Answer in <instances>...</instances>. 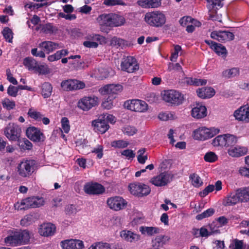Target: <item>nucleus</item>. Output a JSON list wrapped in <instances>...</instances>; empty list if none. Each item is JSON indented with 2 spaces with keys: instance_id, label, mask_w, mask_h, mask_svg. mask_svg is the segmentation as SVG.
<instances>
[{
  "instance_id": "obj_29",
  "label": "nucleus",
  "mask_w": 249,
  "mask_h": 249,
  "mask_svg": "<svg viewBox=\"0 0 249 249\" xmlns=\"http://www.w3.org/2000/svg\"><path fill=\"white\" fill-rule=\"evenodd\" d=\"M238 203H239V199H238L236 190L230 193L223 201V204L225 206L235 205Z\"/></svg>"
},
{
  "instance_id": "obj_46",
  "label": "nucleus",
  "mask_w": 249,
  "mask_h": 249,
  "mask_svg": "<svg viewBox=\"0 0 249 249\" xmlns=\"http://www.w3.org/2000/svg\"><path fill=\"white\" fill-rule=\"evenodd\" d=\"M3 108L10 110L13 109L16 106L15 102L10 100L8 98H4L1 102Z\"/></svg>"
},
{
  "instance_id": "obj_23",
  "label": "nucleus",
  "mask_w": 249,
  "mask_h": 249,
  "mask_svg": "<svg viewBox=\"0 0 249 249\" xmlns=\"http://www.w3.org/2000/svg\"><path fill=\"white\" fill-rule=\"evenodd\" d=\"M205 42L218 55H221L223 57L227 56V50L223 45L209 40H205Z\"/></svg>"
},
{
  "instance_id": "obj_5",
  "label": "nucleus",
  "mask_w": 249,
  "mask_h": 249,
  "mask_svg": "<svg viewBox=\"0 0 249 249\" xmlns=\"http://www.w3.org/2000/svg\"><path fill=\"white\" fill-rule=\"evenodd\" d=\"M162 99L172 105H179L182 103L183 95L178 91L170 89L161 92Z\"/></svg>"
},
{
  "instance_id": "obj_53",
  "label": "nucleus",
  "mask_w": 249,
  "mask_h": 249,
  "mask_svg": "<svg viewBox=\"0 0 249 249\" xmlns=\"http://www.w3.org/2000/svg\"><path fill=\"white\" fill-rule=\"evenodd\" d=\"M115 97L108 96L107 99L104 101L102 103V106L104 108L109 109L113 107V101L112 100L114 99Z\"/></svg>"
},
{
  "instance_id": "obj_3",
  "label": "nucleus",
  "mask_w": 249,
  "mask_h": 249,
  "mask_svg": "<svg viewBox=\"0 0 249 249\" xmlns=\"http://www.w3.org/2000/svg\"><path fill=\"white\" fill-rule=\"evenodd\" d=\"M30 239L28 231L24 230L15 232L12 235L5 238V243L11 246H16L28 243Z\"/></svg>"
},
{
  "instance_id": "obj_57",
  "label": "nucleus",
  "mask_w": 249,
  "mask_h": 249,
  "mask_svg": "<svg viewBox=\"0 0 249 249\" xmlns=\"http://www.w3.org/2000/svg\"><path fill=\"white\" fill-rule=\"evenodd\" d=\"M18 88L14 86L10 85L7 89V93L12 97H16L18 94Z\"/></svg>"
},
{
  "instance_id": "obj_16",
  "label": "nucleus",
  "mask_w": 249,
  "mask_h": 249,
  "mask_svg": "<svg viewBox=\"0 0 249 249\" xmlns=\"http://www.w3.org/2000/svg\"><path fill=\"white\" fill-rule=\"evenodd\" d=\"M26 136L31 141L35 142H43L45 137L41 130L35 127H29L26 130Z\"/></svg>"
},
{
  "instance_id": "obj_38",
  "label": "nucleus",
  "mask_w": 249,
  "mask_h": 249,
  "mask_svg": "<svg viewBox=\"0 0 249 249\" xmlns=\"http://www.w3.org/2000/svg\"><path fill=\"white\" fill-rule=\"evenodd\" d=\"M23 64L30 71L35 70L37 65L36 60L33 58L30 57L24 58Z\"/></svg>"
},
{
  "instance_id": "obj_30",
  "label": "nucleus",
  "mask_w": 249,
  "mask_h": 249,
  "mask_svg": "<svg viewBox=\"0 0 249 249\" xmlns=\"http://www.w3.org/2000/svg\"><path fill=\"white\" fill-rule=\"evenodd\" d=\"M92 125L94 129L101 133H105L109 128V125L106 120L101 118L98 120H94L92 122Z\"/></svg>"
},
{
  "instance_id": "obj_11",
  "label": "nucleus",
  "mask_w": 249,
  "mask_h": 249,
  "mask_svg": "<svg viewBox=\"0 0 249 249\" xmlns=\"http://www.w3.org/2000/svg\"><path fill=\"white\" fill-rule=\"evenodd\" d=\"M98 104V98L96 97L85 96L79 100L77 107L83 111H88Z\"/></svg>"
},
{
  "instance_id": "obj_47",
  "label": "nucleus",
  "mask_w": 249,
  "mask_h": 249,
  "mask_svg": "<svg viewBox=\"0 0 249 249\" xmlns=\"http://www.w3.org/2000/svg\"><path fill=\"white\" fill-rule=\"evenodd\" d=\"M129 144V142L123 140L114 141L111 142L112 147L118 148H123L126 147Z\"/></svg>"
},
{
  "instance_id": "obj_48",
  "label": "nucleus",
  "mask_w": 249,
  "mask_h": 249,
  "mask_svg": "<svg viewBox=\"0 0 249 249\" xmlns=\"http://www.w3.org/2000/svg\"><path fill=\"white\" fill-rule=\"evenodd\" d=\"M18 141L19 146L23 149L30 150L32 148V143L26 138L20 140H19Z\"/></svg>"
},
{
  "instance_id": "obj_24",
  "label": "nucleus",
  "mask_w": 249,
  "mask_h": 249,
  "mask_svg": "<svg viewBox=\"0 0 249 249\" xmlns=\"http://www.w3.org/2000/svg\"><path fill=\"white\" fill-rule=\"evenodd\" d=\"M248 153V148L245 146L236 145L234 147H230L228 150V154L235 158H238L244 156Z\"/></svg>"
},
{
  "instance_id": "obj_28",
  "label": "nucleus",
  "mask_w": 249,
  "mask_h": 249,
  "mask_svg": "<svg viewBox=\"0 0 249 249\" xmlns=\"http://www.w3.org/2000/svg\"><path fill=\"white\" fill-rule=\"evenodd\" d=\"M192 115L194 118L201 119L207 115V109L205 106L196 104L192 109Z\"/></svg>"
},
{
  "instance_id": "obj_51",
  "label": "nucleus",
  "mask_w": 249,
  "mask_h": 249,
  "mask_svg": "<svg viewBox=\"0 0 249 249\" xmlns=\"http://www.w3.org/2000/svg\"><path fill=\"white\" fill-rule=\"evenodd\" d=\"M123 131L126 135L132 136L136 133L137 130L134 126L127 125L123 128Z\"/></svg>"
},
{
  "instance_id": "obj_50",
  "label": "nucleus",
  "mask_w": 249,
  "mask_h": 249,
  "mask_svg": "<svg viewBox=\"0 0 249 249\" xmlns=\"http://www.w3.org/2000/svg\"><path fill=\"white\" fill-rule=\"evenodd\" d=\"M28 114L31 118L37 121H40L42 119V115L40 112L34 111L32 109L29 110Z\"/></svg>"
},
{
  "instance_id": "obj_40",
  "label": "nucleus",
  "mask_w": 249,
  "mask_h": 249,
  "mask_svg": "<svg viewBox=\"0 0 249 249\" xmlns=\"http://www.w3.org/2000/svg\"><path fill=\"white\" fill-rule=\"evenodd\" d=\"M53 87L48 82H45L42 85L41 94L44 98L50 97L52 94Z\"/></svg>"
},
{
  "instance_id": "obj_58",
  "label": "nucleus",
  "mask_w": 249,
  "mask_h": 249,
  "mask_svg": "<svg viewBox=\"0 0 249 249\" xmlns=\"http://www.w3.org/2000/svg\"><path fill=\"white\" fill-rule=\"evenodd\" d=\"M214 186L213 185H209L206 187L202 192L200 193V195L202 197L206 196L209 193L214 190Z\"/></svg>"
},
{
  "instance_id": "obj_33",
  "label": "nucleus",
  "mask_w": 249,
  "mask_h": 249,
  "mask_svg": "<svg viewBox=\"0 0 249 249\" xmlns=\"http://www.w3.org/2000/svg\"><path fill=\"white\" fill-rule=\"evenodd\" d=\"M138 4L145 8H155L161 5V0H139Z\"/></svg>"
},
{
  "instance_id": "obj_7",
  "label": "nucleus",
  "mask_w": 249,
  "mask_h": 249,
  "mask_svg": "<svg viewBox=\"0 0 249 249\" xmlns=\"http://www.w3.org/2000/svg\"><path fill=\"white\" fill-rule=\"evenodd\" d=\"M35 164L34 160H23L18 166V174L24 178L30 176L34 172Z\"/></svg>"
},
{
  "instance_id": "obj_2",
  "label": "nucleus",
  "mask_w": 249,
  "mask_h": 249,
  "mask_svg": "<svg viewBox=\"0 0 249 249\" xmlns=\"http://www.w3.org/2000/svg\"><path fill=\"white\" fill-rule=\"evenodd\" d=\"M144 19L147 24L156 28L163 26L166 21L165 15L160 11L146 13L145 14Z\"/></svg>"
},
{
  "instance_id": "obj_37",
  "label": "nucleus",
  "mask_w": 249,
  "mask_h": 249,
  "mask_svg": "<svg viewBox=\"0 0 249 249\" xmlns=\"http://www.w3.org/2000/svg\"><path fill=\"white\" fill-rule=\"evenodd\" d=\"M110 45L117 48L120 47L124 48L127 46V41L121 38L114 36L110 40Z\"/></svg>"
},
{
  "instance_id": "obj_6",
  "label": "nucleus",
  "mask_w": 249,
  "mask_h": 249,
  "mask_svg": "<svg viewBox=\"0 0 249 249\" xmlns=\"http://www.w3.org/2000/svg\"><path fill=\"white\" fill-rule=\"evenodd\" d=\"M219 132V130L217 128L209 129L206 127H201L194 131L193 137L196 140H205L213 137Z\"/></svg>"
},
{
  "instance_id": "obj_27",
  "label": "nucleus",
  "mask_w": 249,
  "mask_h": 249,
  "mask_svg": "<svg viewBox=\"0 0 249 249\" xmlns=\"http://www.w3.org/2000/svg\"><path fill=\"white\" fill-rule=\"evenodd\" d=\"M179 82L182 86L185 85H194L196 86H202L206 85L207 80L205 79H200L197 78H192L187 77H183L181 79H179Z\"/></svg>"
},
{
  "instance_id": "obj_34",
  "label": "nucleus",
  "mask_w": 249,
  "mask_h": 249,
  "mask_svg": "<svg viewBox=\"0 0 249 249\" xmlns=\"http://www.w3.org/2000/svg\"><path fill=\"white\" fill-rule=\"evenodd\" d=\"M139 230L142 234L149 236H153L160 232V229L157 227L141 226Z\"/></svg>"
},
{
  "instance_id": "obj_31",
  "label": "nucleus",
  "mask_w": 249,
  "mask_h": 249,
  "mask_svg": "<svg viewBox=\"0 0 249 249\" xmlns=\"http://www.w3.org/2000/svg\"><path fill=\"white\" fill-rule=\"evenodd\" d=\"M196 93L199 97L202 99L210 98L215 94L214 89L211 87H204L196 90Z\"/></svg>"
},
{
  "instance_id": "obj_4",
  "label": "nucleus",
  "mask_w": 249,
  "mask_h": 249,
  "mask_svg": "<svg viewBox=\"0 0 249 249\" xmlns=\"http://www.w3.org/2000/svg\"><path fill=\"white\" fill-rule=\"evenodd\" d=\"M45 201L43 197L32 196L21 200L20 203H17L15 207L18 210H27L30 208H36L44 205Z\"/></svg>"
},
{
  "instance_id": "obj_56",
  "label": "nucleus",
  "mask_w": 249,
  "mask_h": 249,
  "mask_svg": "<svg viewBox=\"0 0 249 249\" xmlns=\"http://www.w3.org/2000/svg\"><path fill=\"white\" fill-rule=\"evenodd\" d=\"M77 211L75 206L72 204L68 205L65 207V212L67 214H74L77 213Z\"/></svg>"
},
{
  "instance_id": "obj_15",
  "label": "nucleus",
  "mask_w": 249,
  "mask_h": 249,
  "mask_svg": "<svg viewBox=\"0 0 249 249\" xmlns=\"http://www.w3.org/2000/svg\"><path fill=\"white\" fill-rule=\"evenodd\" d=\"M108 207L115 211H119L124 209L127 204L126 201L121 196L110 197L107 200Z\"/></svg>"
},
{
  "instance_id": "obj_10",
  "label": "nucleus",
  "mask_w": 249,
  "mask_h": 249,
  "mask_svg": "<svg viewBox=\"0 0 249 249\" xmlns=\"http://www.w3.org/2000/svg\"><path fill=\"white\" fill-rule=\"evenodd\" d=\"M124 106L128 109L140 112L146 111L148 108V105L145 102L138 99L127 101L124 102Z\"/></svg>"
},
{
  "instance_id": "obj_19",
  "label": "nucleus",
  "mask_w": 249,
  "mask_h": 249,
  "mask_svg": "<svg viewBox=\"0 0 249 249\" xmlns=\"http://www.w3.org/2000/svg\"><path fill=\"white\" fill-rule=\"evenodd\" d=\"M88 38L91 39L92 41H86L84 42V46L87 48H97L98 46V44L95 41H99L100 44H103L106 42V38L99 34H92L89 35Z\"/></svg>"
},
{
  "instance_id": "obj_13",
  "label": "nucleus",
  "mask_w": 249,
  "mask_h": 249,
  "mask_svg": "<svg viewBox=\"0 0 249 249\" xmlns=\"http://www.w3.org/2000/svg\"><path fill=\"white\" fill-rule=\"evenodd\" d=\"M122 70L129 73H132L139 69L136 59L132 56H127L124 59L121 64Z\"/></svg>"
},
{
  "instance_id": "obj_36",
  "label": "nucleus",
  "mask_w": 249,
  "mask_h": 249,
  "mask_svg": "<svg viewBox=\"0 0 249 249\" xmlns=\"http://www.w3.org/2000/svg\"><path fill=\"white\" fill-rule=\"evenodd\" d=\"M170 240V237L168 236L160 235L157 236L154 240L152 241L153 246L160 247L167 243Z\"/></svg>"
},
{
  "instance_id": "obj_22",
  "label": "nucleus",
  "mask_w": 249,
  "mask_h": 249,
  "mask_svg": "<svg viewBox=\"0 0 249 249\" xmlns=\"http://www.w3.org/2000/svg\"><path fill=\"white\" fill-rule=\"evenodd\" d=\"M60 245L63 249H82L84 248L83 242L76 239L62 241L61 242Z\"/></svg>"
},
{
  "instance_id": "obj_20",
  "label": "nucleus",
  "mask_w": 249,
  "mask_h": 249,
  "mask_svg": "<svg viewBox=\"0 0 249 249\" xmlns=\"http://www.w3.org/2000/svg\"><path fill=\"white\" fill-rule=\"evenodd\" d=\"M235 119L245 123H249V107L241 106L234 112Z\"/></svg>"
},
{
  "instance_id": "obj_63",
  "label": "nucleus",
  "mask_w": 249,
  "mask_h": 249,
  "mask_svg": "<svg viewBox=\"0 0 249 249\" xmlns=\"http://www.w3.org/2000/svg\"><path fill=\"white\" fill-rule=\"evenodd\" d=\"M35 71L39 72V73L42 74H46L49 72L48 68L44 65H40L36 66V68Z\"/></svg>"
},
{
  "instance_id": "obj_39",
  "label": "nucleus",
  "mask_w": 249,
  "mask_h": 249,
  "mask_svg": "<svg viewBox=\"0 0 249 249\" xmlns=\"http://www.w3.org/2000/svg\"><path fill=\"white\" fill-rule=\"evenodd\" d=\"M41 32L45 34H53L56 32L57 29L51 23L40 25Z\"/></svg>"
},
{
  "instance_id": "obj_18",
  "label": "nucleus",
  "mask_w": 249,
  "mask_h": 249,
  "mask_svg": "<svg viewBox=\"0 0 249 249\" xmlns=\"http://www.w3.org/2000/svg\"><path fill=\"white\" fill-rule=\"evenodd\" d=\"M123 87L120 84H110L106 85L99 89V91L103 95H110V97H115L116 95L121 92Z\"/></svg>"
},
{
  "instance_id": "obj_45",
  "label": "nucleus",
  "mask_w": 249,
  "mask_h": 249,
  "mask_svg": "<svg viewBox=\"0 0 249 249\" xmlns=\"http://www.w3.org/2000/svg\"><path fill=\"white\" fill-rule=\"evenodd\" d=\"M214 210L213 208H210L206 210L202 213L198 214L196 216V219L198 220H202L205 218L212 216L214 213Z\"/></svg>"
},
{
  "instance_id": "obj_17",
  "label": "nucleus",
  "mask_w": 249,
  "mask_h": 249,
  "mask_svg": "<svg viewBox=\"0 0 249 249\" xmlns=\"http://www.w3.org/2000/svg\"><path fill=\"white\" fill-rule=\"evenodd\" d=\"M211 37L220 42H225L232 40L234 34L226 31H214L211 34Z\"/></svg>"
},
{
  "instance_id": "obj_41",
  "label": "nucleus",
  "mask_w": 249,
  "mask_h": 249,
  "mask_svg": "<svg viewBox=\"0 0 249 249\" xmlns=\"http://www.w3.org/2000/svg\"><path fill=\"white\" fill-rule=\"evenodd\" d=\"M239 74V69L238 68H232L226 70L222 72V75L226 78H230L238 76Z\"/></svg>"
},
{
  "instance_id": "obj_59",
  "label": "nucleus",
  "mask_w": 249,
  "mask_h": 249,
  "mask_svg": "<svg viewBox=\"0 0 249 249\" xmlns=\"http://www.w3.org/2000/svg\"><path fill=\"white\" fill-rule=\"evenodd\" d=\"M32 221V215H26L20 221V224L23 226H27L30 225Z\"/></svg>"
},
{
  "instance_id": "obj_54",
  "label": "nucleus",
  "mask_w": 249,
  "mask_h": 249,
  "mask_svg": "<svg viewBox=\"0 0 249 249\" xmlns=\"http://www.w3.org/2000/svg\"><path fill=\"white\" fill-rule=\"evenodd\" d=\"M91 152L97 154L98 159H101L103 156V146L101 145H98L93 149Z\"/></svg>"
},
{
  "instance_id": "obj_26",
  "label": "nucleus",
  "mask_w": 249,
  "mask_h": 249,
  "mask_svg": "<svg viewBox=\"0 0 249 249\" xmlns=\"http://www.w3.org/2000/svg\"><path fill=\"white\" fill-rule=\"evenodd\" d=\"M55 229L54 225L50 223H44L40 226L38 232L41 236H49L54 233Z\"/></svg>"
},
{
  "instance_id": "obj_64",
  "label": "nucleus",
  "mask_w": 249,
  "mask_h": 249,
  "mask_svg": "<svg viewBox=\"0 0 249 249\" xmlns=\"http://www.w3.org/2000/svg\"><path fill=\"white\" fill-rule=\"evenodd\" d=\"M121 154L122 155L125 156L128 159L133 158L135 156V154L133 152V151L130 149L124 150L122 152Z\"/></svg>"
},
{
  "instance_id": "obj_12",
  "label": "nucleus",
  "mask_w": 249,
  "mask_h": 249,
  "mask_svg": "<svg viewBox=\"0 0 249 249\" xmlns=\"http://www.w3.org/2000/svg\"><path fill=\"white\" fill-rule=\"evenodd\" d=\"M61 88L64 91H71L82 89L85 87L83 82L75 79L63 80L61 83Z\"/></svg>"
},
{
  "instance_id": "obj_1",
  "label": "nucleus",
  "mask_w": 249,
  "mask_h": 249,
  "mask_svg": "<svg viewBox=\"0 0 249 249\" xmlns=\"http://www.w3.org/2000/svg\"><path fill=\"white\" fill-rule=\"evenodd\" d=\"M98 20L101 26L100 29L104 30V27H118L124 24L125 20L122 16L115 14H102L98 17Z\"/></svg>"
},
{
  "instance_id": "obj_43",
  "label": "nucleus",
  "mask_w": 249,
  "mask_h": 249,
  "mask_svg": "<svg viewBox=\"0 0 249 249\" xmlns=\"http://www.w3.org/2000/svg\"><path fill=\"white\" fill-rule=\"evenodd\" d=\"M225 134L219 135L213 140L212 144L214 146H225Z\"/></svg>"
},
{
  "instance_id": "obj_49",
  "label": "nucleus",
  "mask_w": 249,
  "mask_h": 249,
  "mask_svg": "<svg viewBox=\"0 0 249 249\" xmlns=\"http://www.w3.org/2000/svg\"><path fill=\"white\" fill-rule=\"evenodd\" d=\"M2 34L5 39L9 42H12L13 33L12 30L8 27H5L3 31Z\"/></svg>"
},
{
  "instance_id": "obj_60",
  "label": "nucleus",
  "mask_w": 249,
  "mask_h": 249,
  "mask_svg": "<svg viewBox=\"0 0 249 249\" xmlns=\"http://www.w3.org/2000/svg\"><path fill=\"white\" fill-rule=\"evenodd\" d=\"M192 18L191 17H184L181 18L179 21V23L182 26H187L191 23Z\"/></svg>"
},
{
  "instance_id": "obj_8",
  "label": "nucleus",
  "mask_w": 249,
  "mask_h": 249,
  "mask_svg": "<svg viewBox=\"0 0 249 249\" xmlns=\"http://www.w3.org/2000/svg\"><path fill=\"white\" fill-rule=\"evenodd\" d=\"M4 131L5 136L10 141H19L21 130L18 124L10 123L4 128Z\"/></svg>"
},
{
  "instance_id": "obj_21",
  "label": "nucleus",
  "mask_w": 249,
  "mask_h": 249,
  "mask_svg": "<svg viewBox=\"0 0 249 249\" xmlns=\"http://www.w3.org/2000/svg\"><path fill=\"white\" fill-rule=\"evenodd\" d=\"M84 190L86 193L91 195H99L105 192V188L98 183H88L85 185Z\"/></svg>"
},
{
  "instance_id": "obj_14",
  "label": "nucleus",
  "mask_w": 249,
  "mask_h": 249,
  "mask_svg": "<svg viewBox=\"0 0 249 249\" xmlns=\"http://www.w3.org/2000/svg\"><path fill=\"white\" fill-rule=\"evenodd\" d=\"M172 178V175L167 172H163L151 178L150 182L156 186H164L170 182Z\"/></svg>"
},
{
  "instance_id": "obj_62",
  "label": "nucleus",
  "mask_w": 249,
  "mask_h": 249,
  "mask_svg": "<svg viewBox=\"0 0 249 249\" xmlns=\"http://www.w3.org/2000/svg\"><path fill=\"white\" fill-rule=\"evenodd\" d=\"M31 53L33 55L36 57H39L41 58L45 57V54L44 51H40L38 52L37 48L32 49L31 50Z\"/></svg>"
},
{
  "instance_id": "obj_32",
  "label": "nucleus",
  "mask_w": 249,
  "mask_h": 249,
  "mask_svg": "<svg viewBox=\"0 0 249 249\" xmlns=\"http://www.w3.org/2000/svg\"><path fill=\"white\" fill-rule=\"evenodd\" d=\"M120 236L122 238L130 242H135L140 239V235L130 231H122L120 232Z\"/></svg>"
},
{
  "instance_id": "obj_42",
  "label": "nucleus",
  "mask_w": 249,
  "mask_h": 249,
  "mask_svg": "<svg viewBox=\"0 0 249 249\" xmlns=\"http://www.w3.org/2000/svg\"><path fill=\"white\" fill-rule=\"evenodd\" d=\"M225 146L234 147V145L237 143V138L233 135L225 134Z\"/></svg>"
},
{
  "instance_id": "obj_9",
  "label": "nucleus",
  "mask_w": 249,
  "mask_h": 249,
  "mask_svg": "<svg viewBox=\"0 0 249 249\" xmlns=\"http://www.w3.org/2000/svg\"><path fill=\"white\" fill-rule=\"evenodd\" d=\"M128 187L131 194L138 196H147L151 191L148 186L139 182L131 183Z\"/></svg>"
},
{
  "instance_id": "obj_61",
  "label": "nucleus",
  "mask_w": 249,
  "mask_h": 249,
  "mask_svg": "<svg viewBox=\"0 0 249 249\" xmlns=\"http://www.w3.org/2000/svg\"><path fill=\"white\" fill-rule=\"evenodd\" d=\"M62 58L59 51H57L53 54L50 55L48 57V60L49 61L53 62L55 60H59Z\"/></svg>"
},
{
  "instance_id": "obj_25",
  "label": "nucleus",
  "mask_w": 249,
  "mask_h": 249,
  "mask_svg": "<svg viewBox=\"0 0 249 249\" xmlns=\"http://www.w3.org/2000/svg\"><path fill=\"white\" fill-rule=\"evenodd\" d=\"M47 53H49L55 50L61 48L62 47L59 43L50 41L41 42L38 45Z\"/></svg>"
},
{
  "instance_id": "obj_55",
  "label": "nucleus",
  "mask_w": 249,
  "mask_h": 249,
  "mask_svg": "<svg viewBox=\"0 0 249 249\" xmlns=\"http://www.w3.org/2000/svg\"><path fill=\"white\" fill-rule=\"evenodd\" d=\"M68 119L66 117L63 118L61 120L62 128L66 133H68L70 131V127Z\"/></svg>"
},
{
  "instance_id": "obj_52",
  "label": "nucleus",
  "mask_w": 249,
  "mask_h": 249,
  "mask_svg": "<svg viewBox=\"0 0 249 249\" xmlns=\"http://www.w3.org/2000/svg\"><path fill=\"white\" fill-rule=\"evenodd\" d=\"M204 159L207 162H213L216 160L217 157L214 153L210 152L205 155Z\"/></svg>"
},
{
  "instance_id": "obj_44",
  "label": "nucleus",
  "mask_w": 249,
  "mask_h": 249,
  "mask_svg": "<svg viewBox=\"0 0 249 249\" xmlns=\"http://www.w3.org/2000/svg\"><path fill=\"white\" fill-rule=\"evenodd\" d=\"M190 178L191 179L192 184L196 187H199L203 183V182L199 176L195 173L190 175Z\"/></svg>"
},
{
  "instance_id": "obj_35",
  "label": "nucleus",
  "mask_w": 249,
  "mask_h": 249,
  "mask_svg": "<svg viewBox=\"0 0 249 249\" xmlns=\"http://www.w3.org/2000/svg\"><path fill=\"white\" fill-rule=\"evenodd\" d=\"M239 199V202H247L249 201V189L240 188L236 190Z\"/></svg>"
}]
</instances>
